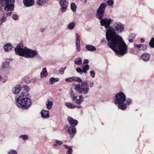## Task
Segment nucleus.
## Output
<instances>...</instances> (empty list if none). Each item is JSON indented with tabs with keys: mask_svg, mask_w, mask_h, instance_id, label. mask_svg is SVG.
<instances>
[{
	"mask_svg": "<svg viewBox=\"0 0 154 154\" xmlns=\"http://www.w3.org/2000/svg\"><path fill=\"white\" fill-rule=\"evenodd\" d=\"M107 6L105 3H102L97 9L96 17L100 20V24L106 29V38L108 46L115 53L120 55H124L128 52L127 45L122 38L117 34L114 28L110 26L112 20L110 19H103Z\"/></svg>",
	"mask_w": 154,
	"mask_h": 154,
	"instance_id": "f257e3e1",
	"label": "nucleus"
},
{
	"mask_svg": "<svg viewBox=\"0 0 154 154\" xmlns=\"http://www.w3.org/2000/svg\"><path fill=\"white\" fill-rule=\"evenodd\" d=\"M23 45L22 43L18 44L15 49L16 54L26 58H32L37 54V52L34 50H31L26 47L23 48Z\"/></svg>",
	"mask_w": 154,
	"mask_h": 154,
	"instance_id": "f03ea898",
	"label": "nucleus"
},
{
	"mask_svg": "<svg viewBox=\"0 0 154 154\" xmlns=\"http://www.w3.org/2000/svg\"><path fill=\"white\" fill-rule=\"evenodd\" d=\"M15 101V103L18 107L24 110L28 109L31 105V100L25 93H21L16 99Z\"/></svg>",
	"mask_w": 154,
	"mask_h": 154,
	"instance_id": "7ed1b4c3",
	"label": "nucleus"
},
{
	"mask_svg": "<svg viewBox=\"0 0 154 154\" xmlns=\"http://www.w3.org/2000/svg\"><path fill=\"white\" fill-rule=\"evenodd\" d=\"M88 85V81L85 80L82 82L81 85L79 84L76 85L74 89L78 93L85 95L84 97L87 98L88 97L87 94L89 93L90 90Z\"/></svg>",
	"mask_w": 154,
	"mask_h": 154,
	"instance_id": "20e7f679",
	"label": "nucleus"
},
{
	"mask_svg": "<svg viewBox=\"0 0 154 154\" xmlns=\"http://www.w3.org/2000/svg\"><path fill=\"white\" fill-rule=\"evenodd\" d=\"M125 95L123 93L120 92L116 94L114 101L115 104H118V106L120 109L124 110L127 107L126 104L125 103Z\"/></svg>",
	"mask_w": 154,
	"mask_h": 154,
	"instance_id": "39448f33",
	"label": "nucleus"
},
{
	"mask_svg": "<svg viewBox=\"0 0 154 154\" xmlns=\"http://www.w3.org/2000/svg\"><path fill=\"white\" fill-rule=\"evenodd\" d=\"M14 8V5L10 4L9 0H0V11L4 9L7 11H12Z\"/></svg>",
	"mask_w": 154,
	"mask_h": 154,
	"instance_id": "423d86ee",
	"label": "nucleus"
},
{
	"mask_svg": "<svg viewBox=\"0 0 154 154\" xmlns=\"http://www.w3.org/2000/svg\"><path fill=\"white\" fill-rule=\"evenodd\" d=\"M64 128L66 129V131L69 135L71 139L76 134V129L75 127L65 125L64 127Z\"/></svg>",
	"mask_w": 154,
	"mask_h": 154,
	"instance_id": "0eeeda50",
	"label": "nucleus"
},
{
	"mask_svg": "<svg viewBox=\"0 0 154 154\" xmlns=\"http://www.w3.org/2000/svg\"><path fill=\"white\" fill-rule=\"evenodd\" d=\"M59 3L61 7L60 10L61 12H65L69 5L68 0H60Z\"/></svg>",
	"mask_w": 154,
	"mask_h": 154,
	"instance_id": "6e6552de",
	"label": "nucleus"
},
{
	"mask_svg": "<svg viewBox=\"0 0 154 154\" xmlns=\"http://www.w3.org/2000/svg\"><path fill=\"white\" fill-rule=\"evenodd\" d=\"M114 26L115 30L118 33H121L124 31V26L120 22L115 23L114 24Z\"/></svg>",
	"mask_w": 154,
	"mask_h": 154,
	"instance_id": "1a4fd4ad",
	"label": "nucleus"
},
{
	"mask_svg": "<svg viewBox=\"0 0 154 154\" xmlns=\"http://www.w3.org/2000/svg\"><path fill=\"white\" fill-rule=\"evenodd\" d=\"M75 37H76L75 42L77 50L78 52H79L81 50L80 37L78 33H76Z\"/></svg>",
	"mask_w": 154,
	"mask_h": 154,
	"instance_id": "9d476101",
	"label": "nucleus"
},
{
	"mask_svg": "<svg viewBox=\"0 0 154 154\" xmlns=\"http://www.w3.org/2000/svg\"><path fill=\"white\" fill-rule=\"evenodd\" d=\"M68 120L69 124L71 125L70 126L75 127L77 125L78 123L77 120L74 119L70 116L68 117Z\"/></svg>",
	"mask_w": 154,
	"mask_h": 154,
	"instance_id": "9b49d317",
	"label": "nucleus"
},
{
	"mask_svg": "<svg viewBox=\"0 0 154 154\" xmlns=\"http://www.w3.org/2000/svg\"><path fill=\"white\" fill-rule=\"evenodd\" d=\"M150 57V54L146 52L143 53L142 54L141 56V58L143 61L146 62L149 60Z\"/></svg>",
	"mask_w": 154,
	"mask_h": 154,
	"instance_id": "f8f14e48",
	"label": "nucleus"
},
{
	"mask_svg": "<svg viewBox=\"0 0 154 154\" xmlns=\"http://www.w3.org/2000/svg\"><path fill=\"white\" fill-rule=\"evenodd\" d=\"M34 2V0H23V4L26 7H29L33 6Z\"/></svg>",
	"mask_w": 154,
	"mask_h": 154,
	"instance_id": "ddd939ff",
	"label": "nucleus"
},
{
	"mask_svg": "<svg viewBox=\"0 0 154 154\" xmlns=\"http://www.w3.org/2000/svg\"><path fill=\"white\" fill-rule=\"evenodd\" d=\"M42 117L44 119H48L49 117V112L48 110L42 109L40 113Z\"/></svg>",
	"mask_w": 154,
	"mask_h": 154,
	"instance_id": "4468645a",
	"label": "nucleus"
},
{
	"mask_svg": "<svg viewBox=\"0 0 154 154\" xmlns=\"http://www.w3.org/2000/svg\"><path fill=\"white\" fill-rule=\"evenodd\" d=\"M22 88L19 85H16L12 89L13 93L14 94H18L21 90Z\"/></svg>",
	"mask_w": 154,
	"mask_h": 154,
	"instance_id": "2eb2a0df",
	"label": "nucleus"
},
{
	"mask_svg": "<svg viewBox=\"0 0 154 154\" xmlns=\"http://www.w3.org/2000/svg\"><path fill=\"white\" fill-rule=\"evenodd\" d=\"M12 48V45L11 43H8L5 45L4 47V51L6 52L10 51Z\"/></svg>",
	"mask_w": 154,
	"mask_h": 154,
	"instance_id": "dca6fc26",
	"label": "nucleus"
},
{
	"mask_svg": "<svg viewBox=\"0 0 154 154\" xmlns=\"http://www.w3.org/2000/svg\"><path fill=\"white\" fill-rule=\"evenodd\" d=\"M48 72L47 71L46 68H44L43 69L42 71L40 73V77L41 78L43 77H46L48 75Z\"/></svg>",
	"mask_w": 154,
	"mask_h": 154,
	"instance_id": "f3484780",
	"label": "nucleus"
},
{
	"mask_svg": "<svg viewBox=\"0 0 154 154\" xmlns=\"http://www.w3.org/2000/svg\"><path fill=\"white\" fill-rule=\"evenodd\" d=\"M64 147L66 149H68V150L66 152V154H72V149L71 146H68V145L64 144Z\"/></svg>",
	"mask_w": 154,
	"mask_h": 154,
	"instance_id": "a211bd4d",
	"label": "nucleus"
},
{
	"mask_svg": "<svg viewBox=\"0 0 154 154\" xmlns=\"http://www.w3.org/2000/svg\"><path fill=\"white\" fill-rule=\"evenodd\" d=\"M85 48L89 51H93L96 50V48L94 46L91 45H87L85 46Z\"/></svg>",
	"mask_w": 154,
	"mask_h": 154,
	"instance_id": "6ab92c4d",
	"label": "nucleus"
},
{
	"mask_svg": "<svg viewBox=\"0 0 154 154\" xmlns=\"http://www.w3.org/2000/svg\"><path fill=\"white\" fill-rule=\"evenodd\" d=\"M59 81V79L58 78H54V77H51L49 79V82L50 84H53L55 82H58Z\"/></svg>",
	"mask_w": 154,
	"mask_h": 154,
	"instance_id": "aec40b11",
	"label": "nucleus"
},
{
	"mask_svg": "<svg viewBox=\"0 0 154 154\" xmlns=\"http://www.w3.org/2000/svg\"><path fill=\"white\" fill-rule=\"evenodd\" d=\"M83 101V97L82 95H79V98L78 99H76L75 101V103L78 104H81Z\"/></svg>",
	"mask_w": 154,
	"mask_h": 154,
	"instance_id": "412c9836",
	"label": "nucleus"
},
{
	"mask_svg": "<svg viewBox=\"0 0 154 154\" xmlns=\"http://www.w3.org/2000/svg\"><path fill=\"white\" fill-rule=\"evenodd\" d=\"M48 1L49 0H37L36 2L38 5L41 6L47 3Z\"/></svg>",
	"mask_w": 154,
	"mask_h": 154,
	"instance_id": "4be33fe9",
	"label": "nucleus"
},
{
	"mask_svg": "<svg viewBox=\"0 0 154 154\" xmlns=\"http://www.w3.org/2000/svg\"><path fill=\"white\" fill-rule=\"evenodd\" d=\"M9 63L7 62H5L3 63L2 67L3 69L7 70L9 68Z\"/></svg>",
	"mask_w": 154,
	"mask_h": 154,
	"instance_id": "5701e85b",
	"label": "nucleus"
},
{
	"mask_svg": "<svg viewBox=\"0 0 154 154\" xmlns=\"http://www.w3.org/2000/svg\"><path fill=\"white\" fill-rule=\"evenodd\" d=\"M53 105V103L52 101L49 100H48L46 102V106L48 109H51Z\"/></svg>",
	"mask_w": 154,
	"mask_h": 154,
	"instance_id": "b1692460",
	"label": "nucleus"
},
{
	"mask_svg": "<svg viewBox=\"0 0 154 154\" xmlns=\"http://www.w3.org/2000/svg\"><path fill=\"white\" fill-rule=\"evenodd\" d=\"M74 63L76 65H81L82 64V61L80 58H76L74 60Z\"/></svg>",
	"mask_w": 154,
	"mask_h": 154,
	"instance_id": "393cba45",
	"label": "nucleus"
},
{
	"mask_svg": "<svg viewBox=\"0 0 154 154\" xmlns=\"http://www.w3.org/2000/svg\"><path fill=\"white\" fill-rule=\"evenodd\" d=\"M7 17H6V16H5V15L3 14L2 18L0 19V25H2L3 23L7 21Z\"/></svg>",
	"mask_w": 154,
	"mask_h": 154,
	"instance_id": "a878e982",
	"label": "nucleus"
},
{
	"mask_svg": "<svg viewBox=\"0 0 154 154\" xmlns=\"http://www.w3.org/2000/svg\"><path fill=\"white\" fill-rule=\"evenodd\" d=\"M75 24L74 22H72L69 23L67 25V28L69 30H72L75 27Z\"/></svg>",
	"mask_w": 154,
	"mask_h": 154,
	"instance_id": "bb28decb",
	"label": "nucleus"
},
{
	"mask_svg": "<svg viewBox=\"0 0 154 154\" xmlns=\"http://www.w3.org/2000/svg\"><path fill=\"white\" fill-rule=\"evenodd\" d=\"M63 144V143L61 141L56 140L54 142L53 146L54 147H56L58 146H61Z\"/></svg>",
	"mask_w": 154,
	"mask_h": 154,
	"instance_id": "cd10ccee",
	"label": "nucleus"
},
{
	"mask_svg": "<svg viewBox=\"0 0 154 154\" xmlns=\"http://www.w3.org/2000/svg\"><path fill=\"white\" fill-rule=\"evenodd\" d=\"M65 105L68 108L70 109H74L76 107V106L69 102H66Z\"/></svg>",
	"mask_w": 154,
	"mask_h": 154,
	"instance_id": "c85d7f7f",
	"label": "nucleus"
},
{
	"mask_svg": "<svg viewBox=\"0 0 154 154\" xmlns=\"http://www.w3.org/2000/svg\"><path fill=\"white\" fill-rule=\"evenodd\" d=\"M71 97L72 99V100L75 102V100L77 99L78 97V96L77 95H75L74 93L72 91V90H71Z\"/></svg>",
	"mask_w": 154,
	"mask_h": 154,
	"instance_id": "c756f323",
	"label": "nucleus"
},
{
	"mask_svg": "<svg viewBox=\"0 0 154 154\" xmlns=\"http://www.w3.org/2000/svg\"><path fill=\"white\" fill-rule=\"evenodd\" d=\"M82 68L83 72L85 74H87V71L89 69V66L88 65L86 64L84 66H83Z\"/></svg>",
	"mask_w": 154,
	"mask_h": 154,
	"instance_id": "7c9ffc66",
	"label": "nucleus"
},
{
	"mask_svg": "<svg viewBox=\"0 0 154 154\" xmlns=\"http://www.w3.org/2000/svg\"><path fill=\"white\" fill-rule=\"evenodd\" d=\"M20 139H22L24 140H26L29 139V137L26 134L20 135L19 137Z\"/></svg>",
	"mask_w": 154,
	"mask_h": 154,
	"instance_id": "2f4dec72",
	"label": "nucleus"
},
{
	"mask_svg": "<svg viewBox=\"0 0 154 154\" xmlns=\"http://www.w3.org/2000/svg\"><path fill=\"white\" fill-rule=\"evenodd\" d=\"M71 10L73 12L75 11L76 10V4L74 3H72L71 4Z\"/></svg>",
	"mask_w": 154,
	"mask_h": 154,
	"instance_id": "473e14b6",
	"label": "nucleus"
},
{
	"mask_svg": "<svg viewBox=\"0 0 154 154\" xmlns=\"http://www.w3.org/2000/svg\"><path fill=\"white\" fill-rule=\"evenodd\" d=\"M149 45L151 48H154V38H151L149 42Z\"/></svg>",
	"mask_w": 154,
	"mask_h": 154,
	"instance_id": "72a5a7b5",
	"label": "nucleus"
},
{
	"mask_svg": "<svg viewBox=\"0 0 154 154\" xmlns=\"http://www.w3.org/2000/svg\"><path fill=\"white\" fill-rule=\"evenodd\" d=\"M125 101L126 103H125L126 104V105H130L132 103V100L129 98H126Z\"/></svg>",
	"mask_w": 154,
	"mask_h": 154,
	"instance_id": "f704fd0d",
	"label": "nucleus"
},
{
	"mask_svg": "<svg viewBox=\"0 0 154 154\" xmlns=\"http://www.w3.org/2000/svg\"><path fill=\"white\" fill-rule=\"evenodd\" d=\"M141 46H142V44H134V47L135 48H136L137 49V51H140L141 50L140 49L141 48Z\"/></svg>",
	"mask_w": 154,
	"mask_h": 154,
	"instance_id": "c9c22d12",
	"label": "nucleus"
},
{
	"mask_svg": "<svg viewBox=\"0 0 154 154\" xmlns=\"http://www.w3.org/2000/svg\"><path fill=\"white\" fill-rule=\"evenodd\" d=\"M114 3L113 0H107L106 1L107 4L110 6L113 5Z\"/></svg>",
	"mask_w": 154,
	"mask_h": 154,
	"instance_id": "e433bc0d",
	"label": "nucleus"
},
{
	"mask_svg": "<svg viewBox=\"0 0 154 154\" xmlns=\"http://www.w3.org/2000/svg\"><path fill=\"white\" fill-rule=\"evenodd\" d=\"M74 81H75L79 83H81L83 82L82 81V80L80 78L78 77H74Z\"/></svg>",
	"mask_w": 154,
	"mask_h": 154,
	"instance_id": "4c0bfd02",
	"label": "nucleus"
},
{
	"mask_svg": "<svg viewBox=\"0 0 154 154\" xmlns=\"http://www.w3.org/2000/svg\"><path fill=\"white\" fill-rule=\"evenodd\" d=\"M147 48V45L142 44V46H141V48L140 49L141 51H144L146 50Z\"/></svg>",
	"mask_w": 154,
	"mask_h": 154,
	"instance_id": "58836bf2",
	"label": "nucleus"
},
{
	"mask_svg": "<svg viewBox=\"0 0 154 154\" xmlns=\"http://www.w3.org/2000/svg\"><path fill=\"white\" fill-rule=\"evenodd\" d=\"M74 77H70L66 78L65 79V81L67 82H71L72 81H74Z\"/></svg>",
	"mask_w": 154,
	"mask_h": 154,
	"instance_id": "ea45409f",
	"label": "nucleus"
},
{
	"mask_svg": "<svg viewBox=\"0 0 154 154\" xmlns=\"http://www.w3.org/2000/svg\"><path fill=\"white\" fill-rule=\"evenodd\" d=\"M66 68V67L65 66L63 68H61L59 70V73L61 74H63Z\"/></svg>",
	"mask_w": 154,
	"mask_h": 154,
	"instance_id": "a19ab883",
	"label": "nucleus"
},
{
	"mask_svg": "<svg viewBox=\"0 0 154 154\" xmlns=\"http://www.w3.org/2000/svg\"><path fill=\"white\" fill-rule=\"evenodd\" d=\"M76 70L77 72L80 73L81 74H82L83 72L82 69L80 68H77Z\"/></svg>",
	"mask_w": 154,
	"mask_h": 154,
	"instance_id": "79ce46f5",
	"label": "nucleus"
},
{
	"mask_svg": "<svg viewBox=\"0 0 154 154\" xmlns=\"http://www.w3.org/2000/svg\"><path fill=\"white\" fill-rule=\"evenodd\" d=\"M23 87L24 88V90L26 92H28L30 90V88H29V86L26 85H23Z\"/></svg>",
	"mask_w": 154,
	"mask_h": 154,
	"instance_id": "37998d69",
	"label": "nucleus"
},
{
	"mask_svg": "<svg viewBox=\"0 0 154 154\" xmlns=\"http://www.w3.org/2000/svg\"><path fill=\"white\" fill-rule=\"evenodd\" d=\"M8 154H17V153L16 150L11 149L8 152Z\"/></svg>",
	"mask_w": 154,
	"mask_h": 154,
	"instance_id": "c03bdc74",
	"label": "nucleus"
},
{
	"mask_svg": "<svg viewBox=\"0 0 154 154\" xmlns=\"http://www.w3.org/2000/svg\"><path fill=\"white\" fill-rule=\"evenodd\" d=\"M37 78L36 77H33L30 80L31 83H35L37 80Z\"/></svg>",
	"mask_w": 154,
	"mask_h": 154,
	"instance_id": "a18cd8bd",
	"label": "nucleus"
},
{
	"mask_svg": "<svg viewBox=\"0 0 154 154\" xmlns=\"http://www.w3.org/2000/svg\"><path fill=\"white\" fill-rule=\"evenodd\" d=\"M13 19L14 20H17L18 18V16L17 14H15L12 15Z\"/></svg>",
	"mask_w": 154,
	"mask_h": 154,
	"instance_id": "49530a36",
	"label": "nucleus"
},
{
	"mask_svg": "<svg viewBox=\"0 0 154 154\" xmlns=\"http://www.w3.org/2000/svg\"><path fill=\"white\" fill-rule=\"evenodd\" d=\"M10 11V12H7L6 13H4L3 14H4L5 15V16H6V17H7L8 16H10L11 15L12 13L11 12V11Z\"/></svg>",
	"mask_w": 154,
	"mask_h": 154,
	"instance_id": "de8ad7c7",
	"label": "nucleus"
},
{
	"mask_svg": "<svg viewBox=\"0 0 154 154\" xmlns=\"http://www.w3.org/2000/svg\"><path fill=\"white\" fill-rule=\"evenodd\" d=\"M136 36V35L134 34H131L129 36V38L134 39Z\"/></svg>",
	"mask_w": 154,
	"mask_h": 154,
	"instance_id": "09e8293b",
	"label": "nucleus"
},
{
	"mask_svg": "<svg viewBox=\"0 0 154 154\" xmlns=\"http://www.w3.org/2000/svg\"><path fill=\"white\" fill-rule=\"evenodd\" d=\"M90 73L91 76L92 78H94L95 77V73L94 71L93 70L91 71L90 72Z\"/></svg>",
	"mask_w": 154,
	"mask_h": 154,
	"instance_id": "8fccbe9b",
	"label": "nucleus"
},
{
	"mask_svg": "<svg viewBox=\"0 0 154 154\" xmlns=\"http://www.w3.org/2000/svg\"><path fill=\"white\" fill-rule=\"evenodd\" d=\"M89 61L88 59H85L83 61V64H87L88 63Z\"/></svg>",
	"mask_w": 154,
	"mask_h": 154,
	"instance_id": "3c124183",
	"label": "nucleus"
},
{
	"mask_svg": "<svg viewBox=\"0 0 154 154\" xmlns=\"http://www.w3.org/2000/svg\"><path fill=\"white\" fill-rule=\"evenodd\" d=\"M90 87V88H92L94 86V83L92 81H91L89 83Z\"/></svg>",
	"mask_w": 154,
	"mask_h": 154,
	"instance_id": "603ef678",
	"label": "nucleus"
},
{
	"mask_svg": "<svg viewBox=\"0 0 154 154\" xmlns=\"http://www.w3.org/2000/svg\"><path fill=\"white\" fill-rule=\"evenodd\" d=\"M40 30L42 32H43L45 31V29L44 28H42L40 29Z\"/></svg>",
	"mask_w": 154,
	"mask_h": 154,
	"instance_id": "864d4df0",
	"label": "nucleus"
},
{
	"mask_svg": "<svg viewBox=\"0 0 154 154\" xmlns=\"http://www.w3.org/2000/svg\"><path fill=\"white\" fill-rule=\"evenodd\" d=\"M15 2V0H9V2L10 4V3L12 4V2ZM13 4L14 5V4L13 3Z\"/></svg>",
	"mask_w": 154,
	"mask_h": 154,
	"instance_id": "5fc2aeb1",
	"label": "nucleus"
},
{
	"mask_svg": "<svg viewBox=\"0 0 154 154\" xmlns=\"http://www.w3.org/2000/svg\"><path fill=\"white\" fill-rule=\"evenodd\" d=\"M133 39L132 38H129V39H128L129 42L130 43L132 42H133Z\"/></svg>",
	"mask_w": 154,
	"mask_h": 154,
	"instance_id": "6e6d98bb",
	"label": "nucleus"
},
{
	"mask_svg": "<svg viewBox=\"0 0 154 154\" xmlns=\"http://www.w3.org/2000/svg\"><path fill=\"white\" fill-rule=\"evenodd\" d=\"M3 79V77L2 75L0 74V82L2 81Z\"/></svg>",
	"mask_w": 154,
	"mask_h": 154,
	"instance_id": "4d7b16f0",
	"label": "nucleus"
},
{
	"mask_svg": "<svg viewBox=\"0 0 154 154\" xmlns=\"http://www.w3.org/2000/svg\"><path fill=\"white\" fill-rule=\"evenodd\" d=\"M2 82L3 83H5L7 82V80L6 79H4L3 80L2 79Z\"/></svg>",
	"mask_w": 154,
	"mask_h": 154,
	"instance_id": "13d9d810",
	"label": "nucleus"
},
{
	"mask_svg": "<svg viewBox=\"0 0 154 154\" xmlns=\"http://www.w3.org/2000/svg\"><path fill=\"white\" fill-rule=\"evenodd\" d=\"M145 41V40L143 38H141L140 39V42L142 43L143 42Z\"/></svg>",
	"mask_w": 154,
	"mask_h": 154,
	"instance_id": "bf43d9fd",
	"label": "nucleus"
},
{
	"mask_svg": "<svg viewBox=\"0 0 154 154\" xmlns=\"http://www.w3.org/2000/svg\"><path fill=\"white\" fill-rule=\"evenodd\" d=\"M26 82L27 84H29L30 83H31V82H30V80H29L28 81L26 80Z\"/></svg>",
	"mask_w": 154,
	"mask_h": 154,
	"instance_id": "052dcab7",
	"label": "nucleus"
},
{
	"mask_svg": "<svg viewBox=\"0 0 154 154\" xmlns=\"http://www.w3.org/2000/svg\"><path fill=\"white\" fill-rule=\"evenodd\" d=\"M76 107L78 108H82V106L81 105H79L78 106H76Z\"/></svg>",
	"mask_w": 154,
	"mask_h": 154,
	"instance_id": "680f3d73",
	"label": "nucleus"
},
{
	"mask_svg": "<svg viewBox=\"0 0 154 154\" xmlns=\"http://www.w3.org/2000/svg\"><path fill=\"white\" fill-rule=\"evenodd\" d=\"M105 41H106V40L104 39H102L101 41V42H104Z\"/></svg>",
	"mask_w": 154,
	"mask_h": 154,
	"instance_id": "e2e57ef3",
	"label": "nucleus"
},
{
	"mask_svg": "<svg viewBox=\"0 0 154 154\" xmlns=\"http://www.w3.org/2000/svg\"><path fill=\"white\" fill-rule=\"evenodd\" d=\"M87 0H84V2L85 3H87Z\"/></svg>",
	"mask_w": 154,
	"mask_h": 154,
	"instance_id": "0e129e2a",
	"label": "nucleus"
}]
</instances>
